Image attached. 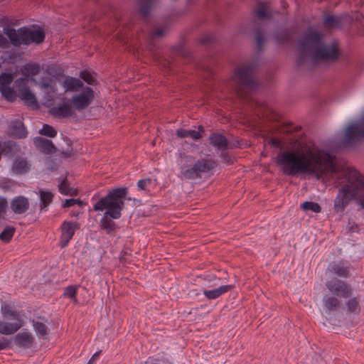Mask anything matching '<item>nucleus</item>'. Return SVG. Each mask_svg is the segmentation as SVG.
<instances>
[{
  "instance_id": "nucleus-1",
  "label": "nucleus",
  "mask_w": 364,
  "mask_h": 364,
  "mask_svg": "<svg viewBox=\"0 0 364 364\" xmlns=\"http://www.w3.org/2000/svg\"><path fill=\"white\" fill-rule=\"evenodd\" d=\"M276 162L282 166L283 173L288 176L309 173L316 175L319 179L328 173L337 172L334 156L317 148H308L305 152L282 151L277 154Z\"/></svg>"
},
{
  "instance_id": "nucleus-2",
  "label": "nucleus",
  "mask_w": 364,
  "mask_h": 364,
  "mask_svg": "<svg viewBox=\"0 0 364 364\" xmlns=\"http://www.w3.org/2000/svg\"><path fill=\"white\" fill-rule=\"evenodd\" d=\"M127 194L128 188L127 187L113 188L93 205L95 211L106 210L100 221L99 227L107 235L112 234L117 229V225L113 220L121 218Z\"/></svg>"
},
{
  "instance_id": "nucleus-3",
  "label": "nucleus",
  "mask_w": 364,
  "mask_h": 364,
  "mask_svg": "<svg viewBox=\"0 0 364 364\" xmlns=\"http://www.w3.org/2000/svg\"><path fill=\"white\" fill-rule=\"evenodd\" d=\"M339 177L344 178L346 183L339 189L334 199V210L343 213L355 198L364 209V176L355 168H346L341 171Z\"/></svg>"
},
{
  "instance_id": "nucleus-4",
  "label": "nucleus",
  "mask_w": 364,
  "mask_h": 364,
  "mask_svg": "<svg viewBox=\"0 0 364 364\" xmlns=\"http://www.w3.org/2000/svg\"><path fill=\"white\" fill-rule=\"evenodd\" d=\"M257 67V61L252 60L242 64L235 69L232 80L235 82V92L240 98H245L249 95V92L247 90L257 87L255 75Z\"/></svg>"
},
{
  "instance_id": "nucleus-5",
  "label": "nucleus",
  "mask_w": 364,
  "mask_h": 364,
  "mask_svg": "<svg viewBox=\"0 0 364 364\" xmlns=\"http://www.w3.org/2000/svg\"><path fill=\"white\" fill-rule=\"evenodd\" d=\"M181 163L179 177L184 180H195L202 178L203 174L207 173L214 169L217 164L211 158H203L194 161L192 156L184 155L181 156Z\"/></svg>"
},
{
  "instance_id": "nucleus-6",
  "label": "nucleus",
  "mask_w": 364,
  "mask_h": 364,
  "mask_svg": "<svg viewBox=\"0 0 364 364\" xmlns=\"http://www.w3.org/2000/svg\"><path fill=\"white\" fill-rule=\"evenodd\" d=\"M5 34L9 37L11 44L16 47L21 45L28 46L31 43L41 44L46 38L45 31L38 28L37 30L23 26L17 31L14 28H4Z\"/></svg>"
},
{
  "instance_id": "nucleus-7",
  "label": "nucleus",
  "mask_w": 364,
  "mask_h": 364,
  "mask_svg": "<svg viewBox=\"0 0 364 364\" xmlns=\"http://www.w3.org/2000/svg\"><path fill=\"white\" fill-rule=\"evenodd\" d=\"M323 43V36L317 31H307L299 41V56L297 65L301 66L306 61L309 55L314 57V53L318 49Z\"/></svg>"
},
{
  "instance_id": "nucleus-8",
  "label": "nucleus",
  "mask_w": 364,
  "mask_h": 364,
  "mask_svg": "<svg viewBox=\"0 0 364 364\" xmlns=\"http://www.w3.org/2000/svg\"><path fill=\"white\" fill-rule=\"evenodd\" d=\"M341 55V51L336 43L326 45L323 42L314 53L313 60L316 62L332 63L336 62Z\"/></svg>"
},
{
  "instance_id": "nucleus-9",
  "label": "nucleus",
  "mask_w": 364,
  "mask_h": 364,
  "mask_svg": "<svg viewBox=\"0 0 364 364\" xmlns=\"http://www.w3.org/2000/svg\"><path fill=\"white\" fill-rule=\"evenodd\" d=\"M364 138V114L358 123H353L346 128L343 143L350 146Z\"/></svg>"
},
{
  "instance_id": "nucleus-10",
  "label": "nucleus",
  "mask_w": 364,
  "mask_h": 364,
  "mask_svg": "<svg viewBox=\"0 0 364 364\" xmlns=\"http://www.w3.org/2000/svg\"><path fill=\"white\" fill-rule=\"evenodd\" d=\"M95 98V93L92 88L85 87L82 91L77 95H74L70 102L75 110L82 111L87 109Z\"/></svg>"
},
{
  "instance_id": "nucleus-11",
  "label": "nucleus",
  "mask_w": 364,
  "mask_h": 364,
  "mask_svg": "<svg viewBox=\"0 0 364 364\" xmlns=\"http://www.w3.org/2000/svg\"><path fill=\"white\" fill-rule=\"evenodd\" d=\"M326 287L332 294L337 297L347 299L352 294L351 286L338 279L328 281L326 283Z\"/></svg>"
},
{
  "instance_id": "nucleus-12",
  "label": "nucleus",
  "mask_w": 364,
  "mask_h": 364,
  "mask_svg": "<svg viewBox=\"0 0 364 364\" xmlns=\"http://www.w3.org/2000/svg\"><path fill=\"white\" fill-rule=\"evenodd\" d=\"M80 224L73 221H64L60 225V237L59 246L65 248L74 236L75 231L80 229Z\"/></svg>"
},
{
  "instance_id": "nucleus-13",
  "label": "nucleus",
  "mask_w": 364,
  "mask_h": 364,
  "mask_svg": "<svg viewBox=\"0 0 364 364\" xmlns=\"http://www.w3.org/2000/svg\"><path fill=\"white\" fill-rule=\"evenodd\" d=\"M28 199L23 196L14 198L11 201V209L15 214L21 215L25 213L29 208Z\"/></svg>"
},
{
  "instance_id": "nucleus-14",
  "label": "nucleus",
  "mask_w": 364,
  "mask_h": 364,
  "mask_svg": "<svg viewBox=\"0 0 364 364\" xmlns=\"http://www.w3.org/2000/svg\"><path fill=\"white\" fill-rule=\"evenodd\" d=\"M34 337L28 331H23L16 334L14 338V343L16 346L23 348H30L34 343Z\"/></svg>"
},
{
  "instance_id": "nucleus-15",
  "label": "nucleus",
  "mask_w": 364,
  "mask_h": 364,
  "mask_svg": "<svg viewBox=\"0 0 364 364\" xmlns=\"http://www.w3.org/2000/svg\"><path fill=\"white\" fill-rule=\"evenodd\" d=\"M9 134L17 139H24L28 135V132L23 122L19 119L14 120L9 126Z\"/></svg>"
},
{
  "instance_id": "nucleus-16",
  "label": "nucleus",
  "mask_w": 364,
  "mask_h": 364,
  "mask_svg": "<svg viewBox=\"0 0 364 364\" xmlns=\"http://www.w3.org/2000/svg\"><path fill=\"white\" fill-rule=\"evenodd\" d=\"M14 323L0 321V333L2 335H12L17 332L23 325L21 318L14 319Z\"/></svg>"
},
{
  "instance_id": "nucleus-17",
  "label": "nucleus",
  "mask_w": 364,
  "mask_h": 364,
  "mask_svg": "<svg viewBox=\"0 0 364 364\" xmlns=\"http://www.w3.org/2000/svg\"><path fill=\"white\" fill-rule=\"evenodd\" d=\"M73 109L72 104L65 102L52 108L51 113L57 117L66 118L75 114Z\"/></svg>"
},
{
  "instance_id": "nucleus-18",
  "label": "nucleus",
  "mask_w": 364,
  "mask_h": 364,
  "mask_svg": "<svg viewBox=\"0 0 364 364\" xmlns=\"http://www.w3.org/2000/svg\"><path fill=\"white\" fill-rule=\"evenodd\" d=\"M210 144L218 148L219 150L223 151L228 148V140L222 134L213 132L209 136Z\"/></svg>"
},
{
  "instance_id": "nucleus-19",
  "label": "nucleus",
  "mask_w": 364,
  "mask_h": 364,
  "mask_svg": "<svg viewBox=\"0 0 364 364\" xmlns=\"http://www.w3.org/2000/svg\"><path fill=\"white\" fill-rule=\"evenodd\" d=\"M234 288L235 286L232 284L223 285L212 290L204 289L203 294L209 300L215 299L220 297L221 295L230 291Z\"/></svg>"
},
{
  "instance_id": "nucleus-20",
  "label": "nucleus",
  "mask_w": 364,
  "mask_h": 364,
  "mask_svg": "<svg viewBox=\"0 0 364 364\" xmlns=\"http://www.w3.org/2000/svg\"><path fill=\"white\" fill-rule=\"evenodd\" d=\"M198 131L191 129H178L176 130V136L179 138L190 137L194 140H198L201 138V133L205 132V129L202 125L198 127Z\"/></svg>"
},
{
  "instance_id": "nucleus-21",
  "label": "nucleus",
  "mask_w": 364,
  "mask_h": 364,
  "mask_svg": "<svg viewBox=\"0 0 364 364\" xmlns=\"http://www.w3.org/2000/svg\"><path fill=\"white\" fill-rule=\"evenodd\" d=\"M328 269L331 273L340 277L348 278L350 275L349 267L345 265L343 262L331 263Z\"/></svg>"
},
{
  "instance_id": "nucleus-22",
  "label": "nucleus",
  "mask_w": 364,
  "mask_h": 364,
  "mask_svg": "<svg viewBox=\"0 0 364 364\" xmlns=\"http://www.w3.org/2000/svg\"><path fill=\"white\" fill-rule=\"evenodd\" d=\"M323 304L327 313L338 311L341 307V303L338 297L333 296H325L323 298Z\"/></svg>"
},
{
  "instance_id": "nucleus-23",
  "label": "nucleus",
  "mask_w": 364,
  "mask_h": 364,
  "mask_svg": "<svg viewBox=\"0 0 364 364\" xmlns=\"http://www.w3.org/2000/svg\"><path fill=\"white\" fill-rule=\"evenodd\" d=\"M65 92H77L83 87L82 82L76 77H67L62 82Z\"/></svg>"
},
{
  "instance_id": "nucleus-24",
  "label": "nucleus",
  "mask_w": 364,
  "mask_h": 364,
  "mask_svg": "<svg viewBox=\"0 0 364 364\" xmlns=\"http://www.w3.org/2000/svg\"><path fill=\"white\" fill-rule=\"evenodd\" d=\"M36 143L41 151L45 154H53L56 151L55 145L49 139L40 137L36 139Z\"/></svg>"
},
{
  "instance_id": "nucleus-25",
  "label": "nucleus",
  "mask_w": 364,
  "mask_h": 364,
  "mask_svg": "<svg viewBox=\"0 0 364 364\" xmlns=\"http://www.w3.org/2000/svg\"><path fill=\"white\" fill-rule=\"evenodd\" d=\"M342 18L331 14H327L323 18V26L325 28H339L341 26Z\"/></svg>"
},
{
  "instance_id": "nucleus-26",
  "label": "nucleus",
  "mask_w": 364,
  "mask_h": 364,
  "mask_svg": "<svg viewBox=\"0 0 364 364\" xmlns=\"http://www.w3.org/2000/svg\"><path fill=\"white\" fill-rule=\"evenodd\" d=\"M12 171L17 174L24 173L28 171L27 161L24 159H16L12 166Z\"/></svg>"
},
{
  "instance_id": "nucleus-27",
  "label": "nucleus",
  "mask_w": 364,
  "mask_h": 364,
  "mask_svg": "<svg viewBox=\"0 0 364 364\" xmlns=\"http://www.w3.org/2000/svg\"><path fill=\"white\" fill-rule=\"evenodd\" d=\"M21 98L28 105H35L37 104V100L34 94L31 91L29 87H25L20 90Z\"/></svg>"
},
{
  "instance_id": "nucleus-28",
  "label": "nucleus",
  "mask_w": 364,
  "mask_h": 364,
  "mask_svg": "<svg viewBox=\"0 0 364 364\" xmlns=\"http://www.w3.org/2000/svg\"><path fill=\"white\" fill-rule=\"evenodd\" d=\"M39 196L41 200V210H46L47 207L53 201V194L50 191H40Z\"/></svg>"
},
{
  "instance_id": "nucleus-29",
  "label": "nucleus",
  "mask_w": 364,
  "mask_h": 364,
  "mask_svg": "<svg viewBox=\"0 0 364 364\" xmlns=\"http://www.w3.org/2000/svg\"><path fill=\"white\" fill-rule=\"evenodd\" d=\"M151 6V0H139L138 12L144 18H146L149 14Z\"/></svg>"
},
{
  "instance_id": "nucleus-30",
  "label": "nucleus",
  "mask_w": 364,
  "mask_h": 364,
  "mask_svg": "<svg viewBox=\"0 0 364 364\" xmlns=\"http://www.w3.org/2000/svg\"><path fill=\"white\" fill-rule=\"evenodd\" d=\"M255 13L256 16L260 19H268L271 17V15L268 13L267 4L265 2H259L255 10Z\"/></svg>"
},
{
  "instance_id": "nucleus-31",
  "label": "nucleus",
  "mask_w": 364,
  "mask_h": 364,
  "mask_svg": "<svg viewBox=\"0 0 364 364\" xmlns=\"http://www.w3.org/2000/svg\"><path fill=\"white\" fill-rule=\"evenodd\" d=\"M33 326L37 336L42 339H46L48 336V327L40 321H33Z\"/></svg>"
},
{
  "instance_id": "nucleus-32",
  "label": "nucleus",
  "mask_w": 364,
  "mask_h": 364,
  "mask_svg": "<svg viewBox=\"0 0 364 364\" xmlns=\"http://www.w3.org/2000/svg\"><path fill=\"white\" fill-rule=\"evenodd\" d=\"M41 68L38 64H26L21 68V73L25 76L36 75L40 73Z\"/></svg>"
},
{
  "instance_id": "nucleus-33",
  "label": "nucleus",
  "mask_w": 364,
  "mask_h": 364,
  "mask_svg": "<svg viewBox=\"0 0 364 364\" xmlns=\"http://www.w3.org/2000/svg\"><path fill=\"white\" fill-rule=\"evenodd\" d=\"M0 91L3 97L9 102H13L16 99V95L14 89L9 86L0 87Z\"/></svg>"
},
{
  "instance_id": "nucleus-34",
  "label": "nucleus",
  "mask_w": 364,
  "mask_h": 364,
  "mask_svg": "<svg viewBox=\"0 0 364 364\" xmlns=\"http://www.w3.org/2000/svg\"><path fill=\"white\" fill-rule=\"evenodd\" d=\"M16 228L12 226H7L0 233V240L4 242H9L14 237Z\"/></svg>"
},
{
  "instance_id": "nucleus-35",
  "label": "nucleus",
  "mask_w": 364,
  "mask_h": 364,
  "mask_svg": "<svg viewBox=\"0 0 364 364\" xmlns=\"http://www.w3.org/2000/svg\"><path fill=\"white\" fill-rule=\"evenodd\" d=\"M301 208L303 210H311L314 213H318L321 211V207L317 203L312 201H306L301 205Z\"/></svg>"
},
{
  "instance_id": "nucleus-36",
  "label": "nucleus",
  "mask_w": 364,
  "mask_h": 364,
  "mask_svg": "<svg viewBox=\"0 0 364 364\" xmlns=\"http://www.w3.org/2000/svg\"><path fill=\"white\" fill-rule=\"evenodd\" d=\"M59 192L65 196H75V193H72L73 188L70 186V183L67 178H64L58 186Z\"/></svg>"
},
{
  "instance_id": "nucleus-37",
  "label": "nucleus",
  "mask_w": 364,
  "mask_h": 364,
  "mask_svg": "<svg viewBox=\"0 0 364 364\" xmlns=\"http://www.w3.org/2000/svg\"><path fill=\"white\" fill-rule=\"evenodd\" d=\"M348 311L349 313L358 314L360 311L359 300L357 297L350 299L347 304Z\"/></svg>"
},
{
  "instance_id": "nucleus-38",
  "label": "nucleus",
  "mask_w": 364,
  "mask_h": 364,
  "mask_svg": "<svg viewBox=\"0 0 364 364\" xmlns=\"http://www.w3.org/2000/svg\"><path fill=\"white\" fill-rule=\"evenodd\" d=\"M40 87L47 93L49 92L55 93L56 92L55 83L50 79L41 81L40 83Z\"/></svg>"
},
{
  "instance_id": "nucleus-39",
  "label": "nucleus",
  "mask_w": 364,
  "mask_h": 364,
  "mask_svg": "<svg viewBox=\"0 0 364 364\" xmlns=\"http://www.w3.org/2000/svg\"><path fill=\"white\" fill-rule=\"evenodd\" d=\"M40 134L53 138L57 135V131L53 127L43 124L42 129L39 131Z\"/></svg>"
},
{
  "instance_id": "nucleus-40",
  "label": "nucleus",
  "mask_w": 364,
  "mask_h": 364,
  "mask_svg": "<svg viewBox=\"0 0 364 364\" xmlns=\"http://www.w3.org/2000/svg\"><path fill=\"white\" fill-rule=\"evenodd\" d=\"M1 311L5 318H9L8 316H9V317L13 319L21 318V316L17 312L13 311L11 307L8 304L2 306Z\"/></svg>"
},
{
  "instance_id": "nucleus-41",
  "label": "nucleus",
  "mask_w": 364,
  "mask_h": 364,
  "mask_svg": "<svg viewBox=\"0 0 364 364\" xmlns=\"http://www.w3.org/2000/svg\"><path fill=\"white\" fill-rule=\"evenodd\" d=\"M80 77L90 85H94L97 82L92 73L87 70H82L80 73Z\"/></svg>"
},
{
  "instance_id": "nucleus-42",
  "label": "nucleus",
  "mask_w": 364,
  "mask_h": 364,
  "mask_svg": "<svg viewBox=\"0 0 364 364\" xmlns=\"http://www.w3.org/2000/svg\"><path fill=\"white\" fill-rule=\"evenodd\" d=\"M48 73L58 80L63 76V70L56 65L48 66Z\"/></svg>"
},
{
  "instance_id": "nucleus-43",
  "label": "nucleus",
  "mask_w": 364,
  "mask_h": 364,
  "mask_svg": "<svg viewBox=\"0 0 364 364\" xmlns=\"http://www.w3.org/2000/svg\"><path fill=\"white\" fill-rule=\"evenodd\" d=\"M11 73H4L0 75V87H6L13 81Z\"/></svg>"
},
{
  "instance_id": "nucleus-44",
  "label": "nucleus",
  "mask_w": 364,
  "mask_h": 364,
  "mask_svg": "<svg viewBox=\"0 0 364 364\" xmlns=\"http://www.w3.org/2000/svg\"><path fill=\"white\" fill-rule=\"evenodd\" d=\"M77 287L75 286H68L65 288L64 292V296L68 297L70 299H74V301H77Z\"/></svg>"
},
{
  "instance_id": "nucleus-45",
  "label": "nucleus",
  "mask_w": 364,
  "mask_h": 364,
  "mask_svg": "<svg viewBox=\"0 0 364 364\" xmlns=\"http://www.w3.org/2000/svg\"><path fill=\"white\" fill-rule=\"evenodd\" d=\"M276 39L279 43L283 44L288 43L291 37L287 31H281L276 34Z\"/></svg>"
},
{
  "instance_id": "nucleus-46",
  "label": "nucleus",
  "mask_w": 364,
  "mask_h": 364,
  "mask_svg": "<svg viewBox=\"0 0 364 364\" xmlns=\"http://www.w3.org/2000/svg\"><path fill=\"white\" fill-rule=\"evenodd\" d=\"M255 38L257 41V49L259 51H262L264 43V37L259 29L256 31Z\"/></svg>"
},
{
  "instance_id": "nucleus-47",
  "label": "nucleus",
  "mask_w": 364,
  "mask_h": 364,
  "mask_svg": "<svg viewBox=\"0 0 364 364\" xmlns=\"http://www.w3.org/2000/svg\"><path fill=\"white\" fill-rule=\"evenodd\" d=\"M75 204L78 205L79 206H82L83 205V202L79 198H70L66 199L62 206L63 208H70Z\"/></svg>"
},
{
  "instance_id": "nucleus-48",
  "label": "nucleus",
  "mask_w": 364,
  "mask_h": 364,
  "mask_svg": "<svg viewBox=\"0 0 364 364\" xmlns=\"http://www.w3.org/2000/svg\"><path fill=\"white\" fill-rule=\"evenodd\" d=\"M17 148L18 144L14 141L9 140L4 143V149L5 151H6L7 153L15 151L17 149Z\"/></svg>"
},
{
  "instance_id": "nucleus-49",
  "label": "nucleus",
  "mask_w": 364,
  "mask_h": 364,
  "mask_svg": "<svg viewBox=\"0 0 364 364\" xmlns=\"http://www.w3.org/2000/svg\"><path fill=\"white\" fill-rule=\"evenodd\" d=\"M11 347V341L6 337H0V350Z\"/></svg>"
},
{
  "instance_id": "nucleus-50",
  "label": "nucleus",
  "mask_w": 364,
  "mask_h": 364,
  "mask_svg": "<svg viewBox=\"0 0 364 364\" xmlns=\"http://www.w3.org/2000/svg\"><path fill=\"white\" fill-rule=\"evenodd\" d=\"M151 183V178L141 179L138 181L137 186L140 190L145 191L146 189V186L150 185Z\"/></svg>"
},
{
  "instance_id": "nucleus-51",
  "label": "nucleus",
  "mask_w": 364,
  "mask_h": 364,
  "mask_svg": "<svg viewBox=\"0 0 364 364\" xmlns=\"http://www.w3.org/2000/svg\"><path fill=\"white\" fill-rule=\"evenodd\" d=\"M14 185V182L11 180H5L0 183V188L4 190H9Z\"/></svg>"
},
{
  "instance_id": "nucleus-52",
  "label": "nucleus",
  "mask_w": 364,
  "mask_h": 364,
  "mask_svg": "<svg viewBox=\"0 0 364 364\" xmlns=\"http://www.w3.org/2000/svg\"><path fill=\"white\" fill-rule=\"evenodd\" d=\"M165 33V30L161 28H156L152 33V37L160 38Z\"/></svg>"
},
{
  "instance_id": "nucleus-53",
  "label": "nucleus",
  "mask_w": 364,
  "mask_h": 364,
  "mask_svg": "<svg viewBox=\"0 0 364 364\" xmlns=\"http://www.w3.org/2000/svg\"><path fill=\"white\" fill-rule=\"evenodd\" d=\"M9 44L8 40L2 34H0V46L2 48L7 47Z\"/></svg>"
},
{
  "instance_id": "nucleus-54",
  "label": "nucleus",
  "mask_w": 364,
  "mask_h": 364,
  "mask_svg": "<svg viewBox=\"0 0 364 364\" xmlns=\"http://www.w3.org/2000/svg\"><path fill=\"white\" fill-rule=\"evenodd\" d=\"M7 206V202L5 199H0V215L5 212Z\"/></svg>"
},
{
  "instance_id": "nucleus-55",
  "label": "nucleus",
  "mask_w": 364,
  "mask_h": 364,
  "mask_svg": "<svg viewBox=\"0 0 364 364\" xmlns=\"http://www.w3.org/2000/svg\"><path fill=\"white\" fill-rule=\"evenodd\" d=\"M220 158L225 163H230L231 161L230 155L225 152H222V154H220Z\"/></svg>"
},
{
  "instance_id": "nucleus-56",
  "label": "nucleus",
  "mask_w": 364,
  "mask_h": 364,
  "mask_svg": "<svg viewBox=\"0 0 364 364\" xmlns=\"http://www.w3.org/2000/svg\"><path fill=\"white\" fill-rule=\"evenodd\" d=\"M101 351H97L92 356V358L89 360L88 361V363L87 364H92L94 363V361L97 358V357L100 355Z\"/></svg>"
},
{
  "instance_id": "nucleus-57",
  "label": "nucleus",
  "mask_w": 364,
  "mask_h": 364,
  "mask_svg": "<svg viewBox=\"0 0 364 364\" xmlns=\"http://www.w3.org/2000/svg\"><path fill=\"white\" fill-rule=\"evenodd\" d=\"M209 42H210V37H208V36L203 37L200 40V43L204 45L208 44Z\"/></svg>"
},
{
  "instance_id": "nucleus-58",
  "label": "nucleus",
  "mask_w": 364,
  "mask_h": 364,
  "mask_svg": "<svg viewBox=\"0 0 364 364\" xmlns=\"http://www.w3.org/2000/svg\"><path fill=\"white\" fill-rule=\"evenodd\" d=\"M272 144L273 146H277L279 145V141L277 140L273 139H272Z\"/></svg>"
},
{
  "instance_id": "nucleus-59",
  "label": "nucleus",
  "mask_w": 364,
  "mask_h": 364,
  "mask_svg": "<svg viewBox=\"0 0 364 364\" xmlns=\"http://www.w3.org/2000/svg\"><path fill=\"white\" fill-rule=\"evenodd\" d=\"M66 156H71V154L70 153H63Z\"/></svg>"
},
{
  "instance_id": "nucleus-60",
  "label": "nucleus",
  "mask_w": 364,
  "mask_h": 364,
  "mask_svg": "<svg viewBox=\"0 0 364 364\" xmlns=\"http://www.w3.org/2000/svg\"><path fill=\"white\" fill-rule=\"evenodd\" d=\"M72 193H75V196H76L77 195V191L73 188V191H72Z\"/></svg>"
}]
</instances>
